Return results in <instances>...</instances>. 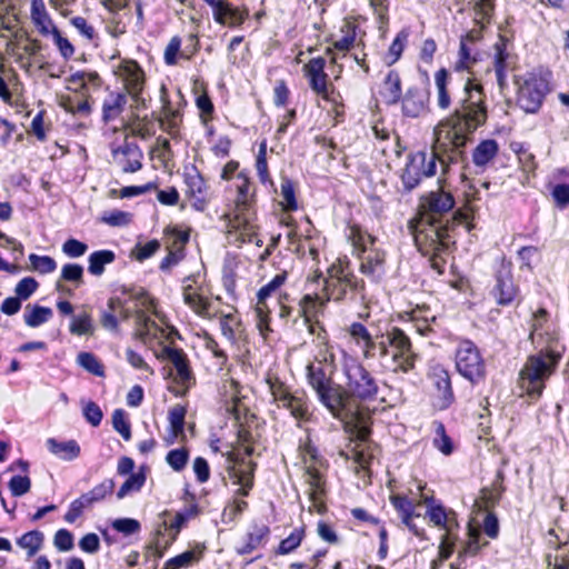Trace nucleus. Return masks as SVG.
Here are the masks:
<instances>
[{
	"mask_svg": "<svg viewBox=\"0 0 569 569\" xmlns=\"http://www.w3.org/2000/svg\"><path fill=\"white\" fill-rule=\"evenodd\" d=\"M488 121V102L480 84L468 80L465 97L457 100L452 111L433 128L431 153L410 152L400 180L405 192L415 190L426 178L437 173V162L441 173L448 174L452 164L468 168L467 146L473 133Z\"/></svg>",
	"mask_w": 569,
	"mask_h": 569,
	"instance_id": "obj_1",
	"label": "nucleus"
},
{
	"mask_svg": "<svg viewBox=\"0 0 569 569\" xmlns=\"http://www.w3.org/2000/svg\"><path fill=\"white\" fill-rule=\"evenodd\" d=\"M476 208L470 200L456 209L449 221H432L411 218L408 229L415 246L421 256L428 258L430 267L438 274H443L447 257L456 247L457 228L465 227L468 232L476 228Z\"/></svg>",
	"mask_w": 569,
	"mask_h": 569,
	"instance_id": "obj_2",
	"label": "nucleus"
},
{
	"mask_svg": "<svg viewBox=\"0 0 569 569\" xmlns=\"http://www.w3.org/2000/svg\"><path fill=\"white\" fill-rule=\"evenodd\" d=\"M530 338L536 352L527 357L517 385L522 396L538 400L547 381L557 372L567 348L556 331H542L541 322L533 323Z\"/></svg>",
	"mask_w": 569,
	"mask_h": 569,
	"instance_id": "obj_3",
	"label": "nucleus"
},
{
	"mask_svg": "<svg viewBox=\"0 0 569 569\" xmlns=\"http://www.w3.org/2000/svg\"><path fill=\"white\" fill-rule=\"evenodd\" d=\"M478 62V52L473 46L460 41L458 59L452 64V71L440 68L433 74L436 87V103L441 111H448L453 104L455 83L462 84V96L465 97V87L468 80H471L485 90L483 84L473 74V67ZM483 93L487 96L486 91ZM460 97L458 98V100Z\"/></svg>",
	"mask_w": 569,
	"mask_h": 569,
	"instance_id": "obj_4",
	"label": "nucleus"
},
{
	"mask_svg": "<svg viewBox=\"0 0 569 569\" xmlns=\"http://www.w3.org/2000/svg\"><path fill=\"white\" fill-rule=\"evenodd\" d=\"M346 385L342 386L341 406L335 412L336 419H355L357 409H361L357 400L370 402L378 399V382L372 373L359 361L351 359L345 363Z\"/></svg>",
	"mask_w": 569,
	"mask_h": 569,
	"instance_id": "obj_5",
	"label": "nucleus"
},
{
	"mask_svg": "<svg viewBox=\"0 0 569 569\" xmlns=\"http://www.w3.org/2000/svg\"><path fill=\"white\" fill-rule=\"evenodd\" d=\"M513 84L516 106L526 114H537L553 91V72L549 67L540 64L522 74H516Z\"/></svg>",
	"mask_w": 569,
	"mask_h": 569,
	"instance_id": "obj_6",
	"label": "nucleus"
},
{
	"mask_svg": "<svg viewBox=\"0 0 569 569\" xmlns=\"http://www.w3.org/2000/svg\"><path fill=\"white\" fill-rule=\"evenodd\" d=\"M166 320L159 301L148 292L128 298H110L102 320Z\"/></svg>",
	"mask_w": 569,
	"mask_h": 569,
	"instance_id": "obj_7",
	"label": "nucleus"
},
{
	"mask_svg": "<svg viewBox=\"0 0 569 569\" xmlns=\"http://www.w3.org/2000/svg\"><path fill=\"white\" fill-rule=\"evenodd\" d=\"M287 280L288 271L282 270L258 290L256 312L259 320H270V316L276 310L280 318L292 316L295 299L281 292Z\"/></svg>",
	"mask_w": 569,
	"mask_h": 569,
	"instance_id": "obj_8",
	"label": "nucleus"
},
{
	"mask_svg": "<svg viewBox=\"0 0 569 569\" xmlns=\"http://www.w3.org/2000/svg\"><path fill=\"white\" fill-rule=\"evenodd\" d=\"M113 74L122 83V92L131 100V107L137 110H147L151 97L147 91L148 77L143 67L134 59L122 58L117 64Z\"/></svg>",
	"mask_w": 569,
	"mask_h": 569,
	"instance_id": "obj_9",
	"label": "nucleus"
},
{
	"mask_svg": "<svg viewBox=\"0 0 569 569\" xmlns=\"http://www.w3.org/2000/svg\"><path fill=\"white\" fill-rule=\"evenodd\" d=\"M380 357L391 356L395 371L409 372L415 369L417 355L412 351L410 339L399 328L378 336Z\"/></svg>",
	"mask_w": 569,
	"mask_h": 569,
	"instance_id": "obj_10",
	"label": "nucleus"
},
{
	"mask_svg": "<svg viewBox=\"0 0 569 569\" xmlns=\"http://www.w3.org/2000/svg\"><path fill=\"white\" fill-rule=\"evenodd\" d=\"M455 207L456 199L452 192L440 187L420 196L416 214L412 218L449 221L450 216L456 211Z\"/></svg>",
	"mask_w": 569,
	"mask_h": 569,
	"instance_id": "obj_11",
	"label": "nucleus"
},
{
	"mask_svg": "<svg viewBox=\"0 0 569 569\" xmlns=\"http://www.w3.org/2000/svg\"><path fill=\"white\" fill-rule=\"evenodd\" d=\"M455 365L457 371L472 385L486 379L485 359L478 347L470 340H463L458 345Z\"/></svg>",
	"mask_w": 569,
	"mask_h": 569,
	"instance_id": "obj_12",
	"label": "nucleus"
},
{
	"mask_svg": "<svg viewBox=\"0 0 569 569\" xmlns=\"http://www.w3.org/2000/svg\"><path fill=\"white\" fill-rule=\"evenodd\" d=\"M307 379L308 383L316 391L319 401L329 410L335 418V412L341 406L342 386L332 382L330 378L326 376V371L321 366H315L310 363L307 367Z\"/></svg>",
	"mask_w": 569,
	"mask_h": 569,
	"instance_id": "obj_13",
	"label": "nucleus"
},
{
	"mask_svg": "<svg viewBox=\"0 0 569 569\" xmlns=\"http://www.w3.org/2000/svg\"><path fill=\"white\" fill-rule=\"evenodd\" d=\"M226 221V233L230 243L240 248L251 243L260 227L257 223V211L251 214L249 211L230 210L222 217Z\"/></svg>",
	"mask_w": 569,
	"mask_h": 569,
	"instance_id": "obj_14",
	"label": "nucleus"
},
{
	"mask_svg": "<svg viewBox=\"0 0 569 569\" xmlns=\"http://www.w3.org/2000/svg\"><path fill=\"white\" fill-rule=\"evenodd\" d=\"M490 293L500 307H518L522 301L520 288L513 279L512 263L505 258L495 270V284Z\"/></svg>",
	"mask_w": 569,
	"mask_h": 569,
	"instance_id": "obj_15",
	"label": "nucleus"
},
{
	"mask_svg": "<svg viewBox=\"0 0 569 569\" xmlns=\"http://www.w3.org/2000/svg\"><path fill=\"white\" fill-rule=\"evenodd\" d=\"M231 201V210L249 211L251 214L257 211L258 189L248 169L240 170L234 180L227 187Z\"/></svg>",
	"mask_w": 569,
	"mask_h": 569,
	"instance_id": "obj_16",
	"label": "nucleus"
},
{
	"mask_svg": "<svg viewBox=\"0 0 569 569\" xmlns=\"http://www.w3.org/2000/svg\"><path fill=\"white\" fill-rule=\"evenodd\" d=\"M227 472L233 485L239 486L234 491L236 497H248L254 487L256 471L258 463L253 460H247L239 451H228Z\"/></svg>",
	"mask_w": 569,
	"mask_h": 569,
	"instance_id": "obj_17",
	"label": "nucleus"
},
{
	"mask_svg": "<svg viewBox=\"0 0 569 569\" xmlns=\"http://www.w3.org/2000/svg\"><path fill=\"white\" fill-rule=\"evenodd\" d=\"M431 385V405L438 411L449 409L456 402V395L452 387L451 375L441 365L431 367L428 372Z\"/></svg>",
	"mask_w": 569,
	"mask_h": 569,
	"instance_id": "obj_18",
	"label": "nucleus"
},
{
	"mask_svg": "<svg viewBox=\"0 0 569 569\" xmlns=\"http://www.w3.org/2000/svg\"><path fill=\"white\" fill-rule=\"evenodd\" d=\"M191 229L169 224L163 229V243L168 251L161 260L160 268L167 269L178 264L186 257V247L190 241Z\"/></svg>",
	"mask_w": 569,
	"mask_h": 569,
	"instance_id": "obj_19",
	"label": "nucleus"
},
{
	"mask_svg": "<svg viewBox=\"0 0 569 569\" xmlns=\"http://www.w3.org/2000/svg\"><path fill=\"white\" fill-rule=\"evenodd\" d=\"M158 359H168L174 367L177 375L174 378L176 383L184 388L183 391L171 390L174 396H184L192 385L196 383V377L192 372L190 360L187 353L180 348H172L164 346L159 355Z\"/></svg>",
	"mask_w": 569,
	"mask_h": 569,
	"instance_id": "obj_20",
	"label": "nucleus"
},
{
	"mask_svg": "<svg viewBox=\"0 0 569 569\" xmlns=\"http://www.w3.org/2000/svg\"><path fill=\"white\" fill-rule=\"evenodd\" d=\"M184 184L183 194L190 201L191 207L199 212L207 209L208 200V184L201 172L196 166L184 168L182 173Z\"/></svg>",
	"mask_w": 569,
	"mask_h": 569,
	"instance_id": "obj_21",
	"label": "nucleus"
},
{
	"mask_svg": "<svg viewBox=\"0 0 569 569\" xmlns=\"http://www.w3.org/2000/svg\"><path fill=\"white\" fill-rule=\"evenodd\" d=\"M159 100L161 102L160 112L156 111L159 128L174 137L182 123L183 114L181 110L173 106L170 99V92L166 83H161L159 88Z\"/></svg>",
	"mask_w": 569,
	"mask_h": 569,
	"instance_id": "obj_22",
	"label": "nucleus"
},
{
	"mask_svg": "<svg viewBox=\"0 0 569 569\" xmlns=\"http://www.w3.org/2000/svg\"><path fill=\"white\" fill-rule=\"evenodd\" d=\"M359 260V271L371 282L379 283L388 270L387 251L379 247H370L365 253L356 257Z\"/></svg>",
	"mask_w": 569,
	"mask_h": 569,
	"instance_id": "obj_23",
	"label": "nucleus"
},
{
	"mask_svg": "<svg viewBox=\"0 0 569 569\" xmlns=\"http://www.w3.org/2000/svg\"><path fill=\"white\" fill-rule=\"evenodd\" d=\"M306 482L309 486L308 497L311 501L309 512L326 515L328 506L326 502L327 488L326 477L315 465H308L305 468Z\"/></svg>",
	"mask_w": 569,
	"mask_h": 569,
	"instance_id": "obj_24",
	"label": "nucleus"
},
{
	"mask_svg": "<svg viewBox=\"0 0 569 569\" xmlns=\"http://www.w3.org/2000/svg\"><path fill=\"white\" fill-rule=\"evenodd\" d=\"M326 59L323 57L311 58L302 68L303 76L308 80L311 91L319 98L330 93L336 87L330 82L325 71Z\"/></svg>",
	"mask_w": 569,
	"mask_h": 569,
	"instance_id": "obj_25",
	"label": "nucleus"
},
{
	"mask_svg": "<svg viewBox=\"0 0 569 569\" xmlns=\"http://www.w3.org/2000/svg\"><path fill=\"white\" fill-rule=\"evenodd\" d=\"M212 9L217 23L229 28L240 27L249 17L247 7H236L227 0H203Z\"/></svg>",
	"mask_w": 569,
	"mask_h": 569,
	"instance_id": "obj_26",
	"label": "nucleus"
},
{
	"mask_svg": "<svg viewBox=\"0 0 569 569\" xmlns=\"http://www.w3.org/2000/svg\"><path fill=\"white\" fill-rule=\"evenodd\" d=\"M345 425V430L348 432L349 442L347 446L352 445H368L377 443L372 439V420L369 413L362 409H357L355 419H339Z\"/></svg>",
	"mask_w": 569,
	"mask_h": 569,
	"instance_id": "obj_27",
	"label": "nucleus"
},
{
	"mask_svg": "<svg viewBox=\"0 0 569 569\" xmlns=\"http://www.w3.org/2000/svg\"><path fill=\"white\" fill-rule=\"evenodd\" d=\"M430 93L421 86H410L401 96V112L407 118H419L429 111Z\"/></svg>",
	"mask_w": 569,
	"mask_h": 569,
	"instance_id": "obj_28",
	"label": "nucleus"
},
{
	"mask_svg": "<svg viewBox=\"0 0 569 569\" xmlns=\"http://www.w3.org/2000/svg\"><path fill=\"white\" fill-rule=\"evenodd\" d=\"M278 408L288 410L299 428L316 421L315 408L305 390H295Z\"/></svg>",
	"mask_w": 569,
	"mask_h": 569,
	"instance_id": "obj_29",
	"label": "nucleus"
},
{
	"mask_svg": "<svg viewBox=\"0 0 569 569\" xmlns=\"http://www.w3.org/2000/svg\"><path fill=\"white\" fill-rule=\"evenodd\" d=\"M389 500L397 511L401 522L409 529V531L420 540L428 539L426 530L423 528H419L413 521L416 517H419V515L416 513V505L413 501L406 495L401 493L390 495Z\"/></svg>",
	"mask_w": 569,
	"mask_h": 569,
	"instance_id": "obj_30",
	"label": "nucleus"
},
{
	"mask_svg": "<svg viewBox=\"0 0 569 569\" xmlns=\"http://www.w3.org/2000/svg\"><path fill=\"white\" fill-rule=\"evenodd\" d=\"M345 237L351 246V254L355 258L378 243V238L353 219L347 220Z\"/></svg>",
	"mask_w": 569,
	"mask_h": 569,
	"instance_id": "obj_31",
	"label": "nucleus"
},
{
	"mask_svg": "<svg viewBox=\"0 0 569 569\" xmlns=\"http://www.w3.org/2000/svg\"><path fill=\"white\" fill-rule=\"evenodd\" d=\"M378 443H363L347 446V451L341 450L339 456L346 460L351 459L357 465L356 472L363 473V476H371V465L376 457V452L379 450Z\"/></svg>",
	"mask_w": 569,
	"mask_h": 569,
	"instance_id": "obj_32",
	"label": "nucleus"
},
{
	"mask_svg": "<svg viewBox=\"0 0 569 569\" xmlns=\"http://www.w3.org/2000/svg\"><path fill=\"white\" fill-rule=\"evenodd\" d=\"M510 40L505 34H499L493 44L492 67L498 87L502 90L507 86V76L510 68L511 53L509 51Z\"/></svg>",
	"mask_w": 569,
	"mask_h": 569,
	"instance_id": "obj_33",
	"label": "nucleus"
},
{
	"mask_svg": "<svg viewBox=\"0 0 569 569\" xmlns=\"http://www.w3.org/2000/svg\"><path fill=\"white\" fill-rule=\"evenodd\" d=\"M328 274L335 278L343 288L350 292L365 289V281L355 274L351 261L348 257L338 258L329 268Z\"/></svg>",
	"mask_w": 569,
	"mask_h": 569,
	"instance_id": "obj_34",
	"label": "nucleus"
},
{
	"mask_svg": "<svg viewBox=\"0 0 569 569\" xmlns=\"http://www.w3.org/2000/svg\"><path fill=\"white\" fill-rule=\"evenodd\" d=\"M271 529L269 525L252 521L249 526L248 531L243 537V542L236 548V552L239 556H246L258 548L264 547L270 540Z\"/></svg>",
	"mask_w": 569,
	"mask_h": 569,
	"instance_id": "obj_35",
	"label": "nucleus"
},
{
	"mask_svg": "<svg viewBox=\"0 0 569 569\" xmlns=\"http://www.w3.org/2000/svg\"><path fill=\"white\" fill-rule=\"evenodd\" d=\"M208 550L206 542L194 541L190 548L170 559H168L162 569H188L198 565L204 558Z\"/></svg>",
	"mask_w": 569,
	"mask_h": 569,
	"instance_id": "obj_36",
	"label": "nucleus"
},
{
	"mask_svg": "<svg viewBox=\"0 0 569 569\" xmlns=\"http://www.w3.org/2000/svg\"><path fill=\"white\" fill-rule=\"evenodd\" d=\"M113 153L123 172L133 173L142 168L143 153L136 142L126 140Z\"/></svg>",
	"mask_w": 569,
	"mask_h": 569,
	"instance_id": "obj_37",
	"label": "nucleus"
},
{
	"mask_svg": "<svg viewBox=\"0 0 569 569\" xmlns=\"http://www.w3.org/2000/svg\"><path fill=\"white\" fill-rule=\"evenodd\" d=\"M128 98L120 90H108L101 104V121L108 124L119 119L126 110Z\"/></svg>",
	"mask_w": 569,
	"mask_h": 569,
	"instance_id": "obj_38",
	"label": "nucleus"
},
{
	"mask_svg": "<svg viewBox=\"0 0 569 569\" xmlns=\"http://www.w3.org/2000/svg\"><path fill=\"white\" fill-rule=\"evenodd\" d=\"M499 151L500 147L497 140L482 139L471 151V162L478 171L483 172L497 158Z\"/></svg>",
	"mask_w": 569,
	"mask_h": 569,
	"instance_id": "obj_39",
	"label": "nucleus"
},
{
	"mask_svg": "<svg viewBox=\"0 0 569 569\" xmlns=\"http://www.w3.org/2000/svg\"><path fill=\"white\" fill-rule=\"evenodd\" d=\"M30 19L37 32L42 37H48L58 29L43 0H31Z\"/></svg>",
	"mask_w": 569,
	"mask_h": 569,
	"instance_id": "obj_40",
	"label": "nucleus"
},
{
	"mask_svg": "<svg viewBox=\"0 0 569 569\" xmlns=\"http://www.w3.org/2000/svg\"><path fill=\"white\" fill-rule=\"evenodd\" d=\"M67 81L68 89L81 97H90L89 86L96 89L102 86V78L97 71H77L70 74Z\"/></svg>",
	"mask_w": 569,
	"mask_h": 569,
	"instance_id": "obj_41",
	"label": "nucleus"
},
{
	"mask_svg": "<svg viewBox=\"0 0 569 569\" xmlns=\"http://www.w3.org/2000/svg\"><path fill=\"white\" fill-rule=\"evenodd\" d=\"M426 518L431 526L439 529L448 527V525L453 529H460L458 513L453 509L447 508L443 503L430 505L426 510Z\"/></svg>",
	"mask_w": 569,
	"mask_h": 569,
	"instance_id": "obj_42",
	"label": "nucleus"
},
{
	"mask_svg": "<svg viewBox=\"0 0 569 569\" xmlns=\"http://www.w3.org/2000/svg\"><path fill=\"white\" fill-rule=\"evenodd\" d=\"M327 300L318 295H305L298 302L295 300L293 310L297 308V317L303 320H317L323 316Z\"/></svg>",
	"mask_w": 569,
	"mask_h": 569,
	"instance_id": "obj_43",
	"label": "nucleus"
},
{
	"mask_svg": "<svg viewBox=\"0 0 569 569\" xmlns=\"http://www.w3.org/2000/svg\"><path fill=\"white\" fill-rule=\"evenodd\" d=\"M383 86V99L386 104L395 106L401 100L402 93V79L398 70L390 69L382 82Z\"/></svg>",
	"mask_w": 569,
	"mask_h": 569,
	"instance_id": "obj_44",
	"label": "nucleus"
},
{
	"mask_svg": "<svg viewBox=\"0 0 569 569\" xmlns=\"http://www.w3.org/2000/svg\"><path fill=\"white\" fill-rule=\"evenodd\" d=\"M194 104L199 111V120L208 121V118H216V108L209 96L208 87L204 82L196 83L193 89Z\"/></svg>",
	"mask_w": 569,
	"mask_h": 569,
	"instance_id": "obj_45",
	"label": "nucleus"
},
{
	"mask_svg": "<svg viewBox=\"0 0 569 569\" xmlns=\"http://www.w3.org/2000/svg\"><path fill=\"white\" fill-rule=\"evenodd\" d=\"M410 34V28L407 27L402 28L396 34L387 52L382 57V61L387 67L396 64L401 59L402 53L408 46Z\"/></svg>",
	"mask_w": 569,
	"mask_h": 569,
	"instance_id": "obj_46",
	"label": "nucleus"
},
{
	"mask_svg": "<svg viewBox=\"0 0 569 569\" xmlns=\"http://www.w3.org/2000/svg\"><path fill=\"white\" fill-rule=\"evenodd\" d=\"M183 284V299L184 302L198 315L206 316L208 315L209 302L202 297L198 289L193 287L191 282L194 280L191 277L184 279Z\"/></svg>",
	"mask_w": 569,
	"mask_h": 569,
	"instance_id": "obj_47",
	"label": "nucleus"
},
{
	"mask_svg": "<svg viewBox=\"0 0 569 569\" xmlns=\"http://www.w3.org/2000/svg\"><path fill=\"white\" fill-rule=\"evenodd\" d=\"M307 536L306 525L296 527L288 537L280 540L273 548L274 556H287L293 553L303 542Z\"/></svg>",
	"mask_w": 569,
	"mask_h": 569,
	"instance_id": "obj_48",
	"label": "nucleus"
},
{
	"mask_svg": "<svg viewBox=\"0 0 569 569\" xmlns=\"http://www.w3.org/2000/svg\"><path fill=\"white\" fill-rule=\"evenodd\" d=\"M297 182L290 177L282 174L280 177V194L282 200L280 206L284 212H296L299 209L297 200Z\"/></svg>",
	"mask_w": 569,
	"mask_h": 569,
	"instance_id": "obj_49",
	"label": "nucleus"
},
{
	"mask_svg": "<svg viewBox=\"0 0 569 569\" xmlns=\"http://www.w3.org/2000/svg\"><path fill=\"white\" fill-rule=\"evenodd\" d=\"M158 120L156 118V111L151 114L143 117L134 116L130 121V129L133 136L141 139H148L156 134Z\"/></svg>",
	"mask_w": 569,
	"mask_h": 569,
	"instance_id": "obj_50",
	"label": "nucleus"
},
{
	"mask_svg": "<svg viewBox=\"0 0 569 569\" xmlns=\"http://www.w3.org/2000/svg\"><path fill=\"white\" fill-rule=\"evenodd\" d=\"M47 445L51 453L66 461L77 459L81 452L79 443L73 439L68 441H58L50 438L48 439Z\"/></svg>",
	"mask_w": 569,
	"mask_h": 569,
	"instance_id": "obj_51",
	"label": "nucleus"
},
{
	"mask_svg": "<svg viewBox=\"0 0 569 569\" xmlns=\"http://www.w3.org/2000/svg\"><path fill=\"white\" fill-rule=\"evenodd\" d=\"M330 104L327 113L332 119V126H338L346 120V104L342 94L337 89H331L330 93L321 98Z\"/></svg>",
	"mask_w": 569,
	"mask_h": 569,
	"instance_id": "obj_52",
	"label": "nucleus"
},
{
	"mask_svg": "<svg viewBox=\"0 0 569 569\" xmlns=\"http://www.w3.org/2000/svg\"><path fill=\"white\" fill-rule=\"evenodd\" d=\"M267 139L259 143L258 153L256 156L254 168L259 182L264 187L274 188V181L269 170L267 160Z\"/></svg>",
	"mask_w": 569,
	"mask_h": 569,
	"instance_id": "obj_53",
	"label": "nucleus"
},
{
	"mask_svg": "<svg viewBox=\"0 0 569 569\" xmlns=\"http://www.w3.org/2000/svg\"><path fill=\"white\" fill-rule=\"evenodd\" d=\"M510 150L516 153L519 162V167L527 176L535 174L538 162L536 156L526 147L523 142L512 141L510 143Z\"/></svg>",
	"mask_w": 569,
	"mask_h": 569,
	"instance_id": "obj_54",
	"label": "nucleus"
},
{
	"mask_svg": "<svg viewBox=\"0 0 569 569\" xmlns=\"http://www.w3.org/2000/svg\"><path fill=\"white\" fill-rule=\"evenodd\" d=\"M486 546H488V541L481 542L480 530L469 525L468 539L463 543L461 550L458 552L457 559L463 561V559L467 556L476 557L480 552V550Z\"/></svg>",
	"mask_w": 569,
	"mask_h": 569,
	"instance_id": "obj_55",
	"label": "nucleus"
},
{
	"mask_svg": "<svg viewBox=\"0 0 569 569\" xmlns=\"http://www.w3.org/2000/svg\"><path fill=\"white\" fill-rule=\"evenodd\" d=\"M264 380L269 387L272 400L277 406L282 403L284 400H288V397L293 393L290 386L287 385L277 373L268 372Z\"/></svg>",
	"mask_w": 569,
	"mask_h": 569,
	"instance_id": "obj_56",
	"label": "nucleus"
},
{
	"mask_svg": "<svg viewBox=\"0 0 569 569\" xmlns=\"http://www.w3.org/2000/svg\"><path fill=\"white\" fill-rule=\"evenodd\" d=\"M116 260V253L109 249L93 251L88 257V271L93 276H101L104 272L106 264Z\"/></svg>",
	"mask_w": 569,
	"mask_h": 569,
	"instance_id": "obj_57",
	"label": "nucleus"
},
{
	"mask_svg": "<svg viewBox=\"0 0 569 569\" xmlns=\"http://www.w3.org/2000/svg\"><path fill=\"white\" fill-rule=\"evenodd\" d=\"M90 97H78L67 96L63 97L60 106L62 109L73 116L89 117L92 112V106L89 102Z\"/></svg>",
	"mask_w": 569,
	"mask_h": 569,
	"instance_id": "obj_58",
	"label": "nucleus"
},
{
	"mask_svg": "<svg viewBox=\"0 0 569 569\" xmlns=\"http://www.w3.org/2000/svg\"><path fill=\"white\" fill-rule=\"evenodd\" d=\"M146 480V467L142 466L139 468L137 472L129 475L127 480L121 485V487L117 491V498L123 499L131 492L140 491L141 488L144 486Z\"/></svg>",
	"mask_w": 569,
	"mask_h": 569,
	"instance_id": "obj_59",
	"label": "nucleus"
},
{
	"mask_svg": "<svg viewBox=\"0 0 569 569\" xmlns=\"http://www.w3.org/2000/svg\"><path fill=\"white\" fill-rule=\"evenodd\" d=\"M44 535L39 530H31L17 539V545L27 550L28 557H33L41 548Z\"/></svg>",
	"mask_w": 569,
	"mask_h": 569,
	"instance_id": "obj_60",
	"label": "nucleus"
},
{
	"mask_svg": "<svg viewBox=\"0 0 569 569\" xmlns=\"http://www.w3.org/2000/svg\"><path fill=\"white\" fill-rule=\"evenodd\" d=\"M435 438L432 440L433 447L445 456H450L455 451L452 439L448 436L446 427L441 421H435Z\"/></svg>",
	"mask_w": 569,
	"mask_h": 569,
	"instance_id": "obj_61",
	"label": "nucleus"
},
{
	"mask_svg": "<svg viewBox=\"0 0 569 569\" xmlns=\"http://www.w3.org/2000/svg\"><path fill=\"white\" fill-rule=\"evenodd\" d=\"M358 24L351 21H347L341 27L342 37L332 43V48L337 51H349L356 43Z\"/></svg>",
	"mask_w": 569,
	"mask_h": 569,
	"instance_id": "obj_62",
	"label": "nucleus"
},
{
	"mask_svg": "<svg viewBox=\"0 0 569 569\" xmlns=\"http://www.w3.org/2000/svg\"><path fill=\"white\" fill-rule=\"evenodd\" d=\"M77 362L80 367L96 377L106 376L104 366L92 352L82 351L78 353Z\"/></svg>",
	"mask_w": 569,
	"mask_h": 569,
	"instance_id": "obj_63",
	"label": "nucleus"
},
{
	"mask_svg": "<svg viewBox=\"0 0 569 569\" xmlns=\"http://www.w3.org/2000/svg\"><path fill=\"white\" fill-rule=\"evenodd\" d=\"M190 450L187 447L171 449L166 455V462L176 472H181L188 465Z\"/></svg>",
	"mask_w": 569,
	"mask_h": 569,
	"instance_id": "obj_64",
	"label": "nucleus"
}]
</instances>
